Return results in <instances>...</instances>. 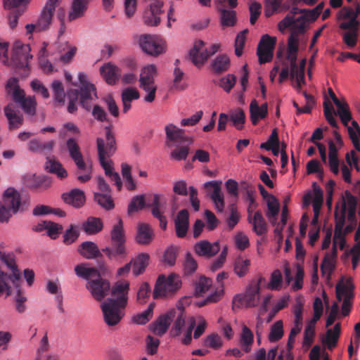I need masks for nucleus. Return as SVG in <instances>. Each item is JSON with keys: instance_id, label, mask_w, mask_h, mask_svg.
Masks as SVG:
<instances>
[{"instance_id": "nucleus-26", "label": "nucleus", "mask_w": 360, "mask_h": 360, "mask_svg": "<svg viewBox=\"0 0 360 360\" xmlns=\"http://www.w3.org/2000/svg\"><path fill=\"white\" fill-rule=\"evenodd\" d=\"M248 222L252 225L253 231L258 236H262L267 232V224L260 210L255 212L254 215H248Z\"/></svg>"}, {"instance_id": "nucleus-25", "label": "nucleus", "mask_w": 360, "mask_h": 360, "mask_svg": "<svg viewBox=\"0 0 360 360\" xmlns=\"http://www.w3.org/2000/svg\"><path fill=\"white\" fill-rule=\"evenodd\" d=\"M176 234L182 238L186 236L189 227V214L187 210H181L174 219Z\"/></svg>"}, {"instance_id": "nucleus-39", "label": "nucleus", "mask_w": 360, "mask_h": 360, "mask_svg": "<svg viewBox=\"0 0 360 360\" xmlns=\"http://www.w3.org/2000/svg\"><path fill=\"white\" fill-rule=\"evenodd\" d=\"M220 13V22L223 27H233L236 23V13L233 10H228L221 6L218 7Z\"/></svg>"}, {"instance_id": "nucleus-42", "label": "nucleus", "mask_w": 360, "mask_h": 360, "mask_svg": "<svg viewBox=\"0 0 360 360\" xmlns=\"http://www.w3.org/2000/svg\"><path fill=\"white\" fill-rule=\"evenodd\" d=\"M212 284V281L210 278L205 276H200L198 278L193 281L195 295L197 297L201 296L210 289Z\"/></svg>"}, {"instance_id": "nucleus-37", "label": "nucleus", "mask_w": 360, "mask_h": 360, "mask_svg": "<svg viewBox=\"0 0 360 360\" xmlns=\"http://www.w3.org/2000/svg\"><path fill=\"white\" fill-rule=\"evenodd\" d=\"M149 259L150 257L148 254L141 253L134 260H131L133 264L132 271L134 276H137L145 271L149 264Z\"/></svg>"}, {"instance_id": "nucleus-61", "label": "nucleus", "mask_w": 360, "mask_h": 360, "mask_svg": "<svg viewBox=\"0 0 360 360\" xmlns=\"http://www.w3.org/2000/svg\"><path fill=\"white\" fill-rule=\"evenodd\" d=\"M46 51V46H44V47H42L41 49L40 52H39L40 56L39 57V63L40 68L44 72H46L47 74H50L53 72V65L51 64V63H50L46 59V58L44 56Z\"/></svg>"}, {"instance_id": "nucleus-33", "label": "nucleus", "mask_w": 360, "mask_h": 360, "mask_svg": "<svg viewBox=\"0 0 360 360\" xmlns=\"http://www.w3.org/2000/svg\"><path fill=\"white\" fill-rule=\"evenodd\" d=\"M89 2V0H73L71 11L68 15L69 20L72 21L82 17L87 10Z\"/></svg>"}, {"instance_id": "nucleus-53", "label": "nucleus", "mask_w": 360, "mask_h": 360, "mask_svg": "<svg viewBox=\"0 0 360 360\" xmlns=\"http://www.w3.org/2000/svg\"><path fill=\"white\" fill-rule=\"evenodd\" d=\"M338 108L337 114L340 117L341 122L345 126H348L349 122L352 120V115L349 108V105L346 102H342Z\"/></svg>"}, {"instance_id": "nucleus-47", "label": "nucleus", "mask_w": 360, "mask_h": 360, "mask_svg": "<svg viewBox=\"0 0 360 360\" xmlns=\"http://www.w3.org/2000/svg\"><path fill=\"white\" fill-rule=\"evenodd\" d=\"M250 266V260L248 259L237 258L233 264L234 273L240 278L245 276Z\"/></svg>"}, {"instance_id": "nucleus-52", "label": "nucleus", "mask_w": 360, "mask_h": 360, "mask_svg": "<svg viewBox=\"0 0 360 360\" xmlns=\"http://www.w3.org/2000/svg\"><path fill=\"white\" fill-rule=\"evenodd\" d=\"M283 336V327L282 321H276L271 328L269 340L271 342L278 341Z\"/></svg>"}, {"instance_id": "nucleus-7", "label": "nucleus", "mask_w": 360, "mask_h": 360, "mask_svg": "<svg viewBox=\"0 0 360 360\" xmlns=\"http://www.w3.org/2000/svg\"><path fill=\"white\" fill-rule=\"evenodd\" d=\"M219 49V46L213 44L208 50L205 47V43L202 40L195 42L193 47L189 52V57L192 63L197 67L202 66L210 56L214 54Z\"/></svg>"}, {"instance_id": "nucleus-35", "label": "nucleus", "mask_w": 360, "mask_h": 360, "mask_svg": "<svg viewBox=\"0 0 360 360\" xmlns=\"http://www.w3.org/2000/svg\"><path fill=\"white\" fill-rule=\"evenodd\" d=\"M103 227L101 218L89 217L82 224L84 231L88 235H94L99 233Z\"/></svg>"}, {"instance_id": "nucleus-50", "label": "nucleus", "mask_w": 360, "mask_h": 360, "mask_svg": "<svg viewBox=\"0 0 360 360\" xmlns=\"http://www.w3.org/2000/svg\"><path fill=\"white\" fill-rule=\"evenodd\" d=\"M335 269V264L334 261L330 258L329 253H326L321 264V271L322 275L324 276L327 274L326 279L329 281Z\"/></svg>"}, {"instance_id": "nucleus-40", "label": "nucleus", "mask_w": 360, "mask_h": 360, "mask_svg": "<svg viewBox=\"0 0 360 360\" xmlns=\"http://www.w3.org/2000/svg\"><path fill=\"white\" fill-rule=\"evenodd\" d=\"M230 59L225 54L219 55L212 64V70L216 74L222 73L229 68Z\"/></svg>"}, {"instance_id": "nucleus-12", "label": "nucleus", "mask_w": 360, "mask_h": 360, "mask_svg": "<svg viewBox=\"0 0 360 360\" xmlns=\"http://www.w3.org/2000/svg\"><path fill=\"white\" fill-rule=\"evenodd\" d=\"M276 43V39L275 37H271L268 34L262 37L257 50L259 64H264L272 60Z\"/></svg>"}, {"instance_id": "nucleus-15", "label": "nucleus", "mask_w": 360, "mask_h": 360, "mask_svg": "<svg viewBox=\"0 0 360 360\" xmlns=\"http://www.w3.org/2000/svg\"><path fill=\"white\" fill-rule=\"evenodd\" d=\"M105 139L97 138L96 140L98 154H100V150H101L103 155H107L108 157H110L117 150L115 135L112 132L110 126L105 127Z\"/></svg>"}, {"instance_id": "nucleus-9", "label": "nucleus", "mask_w": 360, "mask_h": 360, "mask_svg": "<svg viewBox=\"0 0 360 360\" xmlns=\"http://www.w3.org/2000/svg\"><path fill=\"white\" fill-rule=\"evenodd\" d=\"M78 79L81 84L79 90V103L82 108L86 110L91 108V101L94 96L96 98V90L94 84L89 83L86 79V75L84 72L78 74Z\"/></svg>"}, {"instance_id": "nucleus-64", "label": "nucleus", "mask_w": 360, "mask_h": 360, "mask_svg": "<svg viewBox=\"0 0 360 360\" xmlns=\"http://www.w3.org/2000/svg\"><path fill=\"white\" fill-rule=\"evenodd\" d=\"M230 120L232 122L233 125L237 129H242L245 120V115L243 110L238 109L235 113L231 115Z\"/></svg>"}, {"instance_id": "nucleus-46", "label": "nucleus", "mask_w": 360, "mask_h": 360, "mask_svg": "<svg viewBox=\"0 0 360 360\" xmlns=\"http://www.w3.org/2000/svg\"><path fill=\"white\" fill-rule=\"evenodd\" d=\"M157 68L155 65H148L144 67L141 72L140 83H154Z\"/></svg>"}, {"instance_id": "nucleus-54", "label": "nucleus", "mask_w": 360, "mask_h": 360, "mask_svg": "<svg viewBox=\"0 0 360 360\" xmlns=\"http://www.w3.org/2000/svg\"><path fill=\"white\" fill-rule=\"evenodd\" d=\"M222 345V338L217 333H212L204 340V346L215 350L220 349Z\"/></svg>"}, {"instance_id": "nucleus-20", "label": "nucleus", "mask_w": 360, "mask_h": 360, "mask_svg": "<svg viewBox=\"0 0 360 360\" xmlns=\"http://www.w3.org/2000/svg\"><path fill=\"white\" fill-rule=\"evenodd\" d=\"M102 252L105 253L109 259L113 261L121 262L124 259L127 255L125 243H122L111 242V246L102 249Z\"/></svg>"}, {"instance_id": "nucleus-56", "label": "nucleus", "mask_w": 360, "mask_h": 360, "mask_svg": "<svg viewBox=\"0 0 360 360\" xmlns=\"http://www.w3.org/2000/svg\"><path fill=\"white\" fill-rule=\"evenodd\" d=\"M51 346L49 342L47 333L44 334L41 340L39 342V346L36 350L34 360H42L44 356V354L47 352Z\"/></svg>"}, {"instance_id": "nucleus-59", "label": "nucleus", "mask_w": 360, "mask_h": 360, "mask_svg": "<svg viewBox=\"0 0 360 360\" xmlns=\"http://www.w3.org/2000/svg\"><path fill=\"white\" fill-rule=\"evenodd\" d=\"M146 206L145 198L143 195L134 196L128 205V213L137 212Z\"/></svg>"}, {"instance_id": "nucleus-8", "label": "nucleus", "mask_w": 360, "mask_h": 360, "mask_svg": "<svg viewBox=\"0 0 360 360\" xmlns=\"http://www.w3.org/2000/svg\"><path fill=\"white\" fill-rule=\"evenodd\" d=\"M354 285L350 278L347 279L345 283H338L335 287L337 300L340 302L342 296L345 297L342 304V313L344 316L349 315L351 308V300L354 297Z\"/></svg>"}, {"instance_id": "nucleus-63", "label": "nucleus", "mask_w": 360, "mask_h": 360, "mask_svg": "<svg viewBox=\"0 0 360 360\" xmlns=\"http://www.w3.org/2000/svg\"><path fill=\"white\" fill-rule=\"evenodd\" d=\"M283 281L282 274L280 270L276 269L271 274L268 288L272 290H279Z\"/></svg>"}, {"instance_id": "nucleus-29", "label": "nucleus", "mask_w": 360, "mask_h": 360, "mask_svg": "<svg viewBox=\"0 0 360 360\" xmlns=\"http://www.w3.org/2000/svg\"><path fill=\"white\" fill-rule=\"evenodd\" d=\"M174 312H167L165 314L161 315L159 318L150 326V329L154 334L158 336H162L167 330L171 324V316Z\"/></svg>"}, {"instance_id": "nucleus-60", "label": "nucleus", "mask_w": 360, "mask_h": 360, "mask_svg": "<svg viewBox=\"0 0 360 360\" xmlns=\"http://www.w3.org/2000/svg\"><path fill=\"white\" fill-rule=\"evenodd\" d=\"M198 268V264L190 252H187L184 263V271L186 275L193 274Z\"/></svg>"}, {"instance_id": "nucleus-3", "label": "nucleus", "mask_w": 360, "mask_h": 360, "mask_svg": "<svg viewBox=\"0 0 360 360\" xmlns=\"http://www.w3.org/2000/svg\"><path fill=\"white\" fill-rule=\"evenodd\" d=\"M181 286V280L179 275L171 274L167 277L160 275L157 279L154 290V299L174 295Z\"/></svg>"}, {"instance_id": "nucleus-14", "label": "nucleus", "mask_w": 360, "mask_h": 360, "mask_svg": "<svg viewBox=\"0 0 360 360\" xmlns=\"http://www.w3.org/2000/svg\"><path fill=\"white\" fill-rule=\"evenodd\" d=\"M58 1L59 0H47L36 22L37 32H43L49 28Z\"/></svg>"}, {"instance_id": "nucleus-62", "label": "nucleus", "mask_w": 360, "mask_h": 360, "mask_svg": "<svg viewBox=\"0 0 360 360\" xmlns=\"http://www.w3.org/2000/svg\"><path fill=\"white\" fill-rule=\"evenodd\" d=\"M267 207L266 217L268 218L276 217L278 215L280 208L279 202L274 195H271L267 200Z\"/></svg>"}, {"instance_id": "nucleus-24", "label": "nucleus", "mask_w": 360, "mask_h": 360, "mask_svg": "<svg viewBox=\"0 0 360 360\" xmlns=\"http://www.w3.org/2000/svg\"><path fill=\"white\" fill-rule=\"evenodd\" d=\"M165 133L167 142H172L174 143L192 142L188 137L185 136V131L184 129L176 127L173 124H169L165 127Z\"/></svg>"}, {"instance_id": "nucleus-27", "label": "nucleus", "mask_w": 360, "mask_h": 360, "mask_svg": "<svg viewBox=\"0 0 360 360\" xmlns=\"http://www.w3.org/2000/svg\"><path fill=\"white\" fill-rule=\"evenodd\" d=\"M79 253L87 259L102 257V253L98 245L91 241L83 242L78 248Z\"/></svg>"}, {"instance_id": "nucleus-30", "label": "nucleus", "mask_w": 360, "mask_h": 360, "mask_svg": "<svg viewBox=\"0 0 360 360\" xmlns=\"http://www.w3.org/2000/svg\"><path fill=\"white\" fill-rule=\"evenodd\" d=\"M341 333V324L337 323L333 328L328 329L326 335L322 338V344L328 349L332 350L337 345Z\"/></svg>"}, {"instance_id": "nucleus-45", "label": "nucleus", "mask_w": 360, "mask_h": 360, "mask_svg": "<svg viewBox=\"0 0 360 360\" xmlns=\"http://www.w3.org/2000/svg\"><path fill=\"white\" fill-rule=\"evenodd\" d=\"M21 282L22 280L20 278L17 285L12 283L16 290V295L15 297L16 303L15 308L19 313H23L25 311L26 307L25 305V302L27 301V297L25 296L24 292L20 288Z\"/></svg>"}, {"instance_id": "nucleus-38", "label": "nucleus", "mask_w": 360, "mask_h": 360, "mask_svg": "<svg viewBox=\"0 0 360 360\" xmlns=\"http://www.w3.org/2000/svg\"><path fill=\"white\" fill-rule=\"evenodd\" d=\"M75 271L77 276L89 281L93 277H99L101 274L96 268H88L84 264H78L75 267Z\"/></svg>"}, {"instance_id": "nucleus-11", "label": "nucleus", "mask_w": 360, "mask_h": 360, "mask_svg": "<svg viewBox=\"0 0 360 360\" xmlns=\"http://www.w3.org/2000/svg\"><path fill=\"white\" fill-rule=\"evenodd\" d=\"M86 288L90 291L92 297L96 301L100 302L108 295L110 290V284L107 279L101 278L100 274L99 277L88 281L86 284Z\"/></svg>"}, {"instance_id": "nucleus-58", "label": "nucleus", "mask_w": 360, "mask_h": 360, "mask_svg": "<svg viewBox=\"0 0 360 360\" xmlns=\"http://www.w3.org/2000/svg\"><path fill=\"white\" fill-rule=\"evenodd\" d=\"M140 88L147 93L144 101L148 103L153 102L155 98L157 86L154 83H140Z\"/></svg>"}, {"instance_id": "nucleus-4", "label": "nucleus", "mask_w": 360, "mask_h": 360, "mask_svg": "<svg viewBox=\"0 0 360 360\" xmlns=\"http://www.w3.org/2000/svg\"><path fill=\"white\" fill-rule=\"evenodd\" d=\"M264 281V278L260 276L257 281H252L247 287L244 294H238L233 299V307L240 308L256 307L259 301L260 285Z\"/></svg>"}, {"instance_id": "nucleus-49", "label": "nucleus", "mask_w": 360, "mask_h": 360, "mask_svg": "<svg viewBox=\"0 0 360 360\" xmlns=\"http://www.w3.org/2000/svg\"><path fill=\"white\" fill-rule=\"evenodd\" d=\"M155 307L154 303H150L147 309L133 316V321L136 324L144 325L148 323L153 316V311Z\"/></svg>"}, {"instance_id": "nucleus-28", "label": "nucleus", "mask_w": 360, "mask_h": 360, "mask_svg": "<svg viewBox=\"0 0 360 360\" xmlns=\"http://www.w3.org/2000/svg\"><path fill=\"white\" fill-rule=\"evenodd\" d=\"M169 312H174V314L171 316V322L174 319L176 318L174 325L171 330V333L174 336H177L181 333V331L184 326L186 318V312L183 307L173 309L169 311Z\"/></svg>"}, {"instance_id": "nucleus-21", "label": "nucleus", "mask_w": 360, "mask_h": 360, "mask_svg": "<svg viewBox=\"0 0 360 360\" xmlns=\"http://www.w3.org/2000/svg\"><path fill=\"white\" fill-rule=\"evenodd\" d=\"M194 249L198 255L210 258L219 252L220 246L218 242L211 243L207 240H202L195 245Z\"/></svg>"}, {"instance_id": "nucleus-41", "label": "nucleus", "mask_w": 360, "mask_h": 360, "mask_svg": "<svg viewBox=\"0 0 360 360\" xmlns=\"http://www.w3.org/2000/svg\"><path fill=\"white\" fill-rule=\"evenodd\" d=\"M253 341L254 335L252 332L246 326H243L240 338V344L245 352L248 353L251 350Z\"/></svg>"}, {"instance_id": "nucleus-48", "label": "nucleus", "mask_w": 360, "mask_h": 360, "mask_svg": "<svg viewBox=\"0 0 360 360\" xmlns=\"http://www.w3.org/2000/svg\"><path fill=\"white\" fill-rule=\"evenodd\" d=\"M111 242L125 243V236L123 229L122 220L119 218L118 223L115 224L111 231Z\"/></svg>"}, {"instance_id": "nucleus-36", "label": "nucleus", "mask_w": 360, "mask_h": 360, "mask_svg": "<svg viewBox=\"0 0 360 360\" xmlns=\"http://www.w3.org/2000/svg\"><path fill=\"white\" fill-rule=\"evenodd\" d=\"M100 72L105 82L109 84H115L118 79L119 68L110 63L102 66Z\"/></svg>"}, {"instance_id": "nucleus-22", "label": "nucleus", "mask_w": 360, "mask_h": 360, "mask_svg": "<svg viewBox=\"0 0 360 360\" xmlns=\"http://www.w3.org/2000/svg\"><path fill=\"white\" fill-rule=\"evenodd\" d=\"M62 199L75 208L83 207L86 202L84 192L79 188H73L70 192L63 193Z\"/></svg>"}, {"instance_id": "nucleus-51", "label": "nucleus", "mask_w": 360, "mask_h": 360, "mask_svg": "<svg viewBox=\"0 0 360 360\" xmlns=\"http://www.w3.org/2000/svg\"><path fill=\"white\" fill-rule=\"evenodd\" d=\"M323 112L326 119L330 126L334 128H338V124L334 117V114H335L334 108L328 99H326L323 103Z\"/></svg>"}, {"instance_id": "nucleus-55", "label": "nucleus", "mask_w": 360, "mask_h": 360, "mask_svg": "<svg viewBox=\"0 0 360 360\" xmlns=\"http://www.w3.org/2000/svg\"><path fill=\"white\" fill-rule=\"evenodd\" d=\"M51 88L53 92L55 101L63 105L65 103V91L61 82L54 80L52 82Z\"/></svg>"}, {"instance_id": "nucleus-16", "label": "nucleus", "mask_w": 360, "mask_h": 360, "mask_svg": "<svg viewBox=\"0 0 360 360\" xmlns=\"http://www.w3.org/2000/svg\"><path fill=\"white\" fill-rule=\"evenodd\" d=\"M129 290V283L127 281H120L115 283L111 289V300L121 307H127L128 303V294Z\"/></svg>"}, {"instance_id": "nucleus-43", "label": "nucleus", "mask_w": 360, "mask_h": 360, "mask_svg": "<svg viewBox=\"0 0 360 360\" xmlns=\"http://www.w3.org/2000/svg\"><path fill=\"white\" fill-rule=\"evenodd\" d=\"M94 200L106 210H110L115 207L114 201L110 193L96 192L94 194Z\"/></svg>"}, {"instance_id": "nucleus-13", "label": "nucleus", "mask_w": 360, "mask_h": 360, "mask_svg": "<svg viewBox=\"0 0 360 360\" xmlns=\"http://www.w3.org/2000/svg\"><path fill=\"white\" fill-rule=\"evenodd\" d=\"M139 44L143 51L153 56H158L165 51V48L157 37L148 34H141Z\"/></svg>"}, {"instance_id": "nucleus-31", "label": "nucleus", "mask_w": 360, "mask_h": 360, "mask_svg": "<svg viewBox=\"0 0 360 360\" xmlns=\"http://www.w3.org/2000/svg\"><path fill=\"white\" fill-rule=\"evenodd\" d=\"M250 120L252 124L256 125L259 119H264L268 114V104L263 103L259 106L256 100H252L250 105Z\"/></svg>"}, {"instance_id": "nucleus-6", "label": "nucleus", "mask_w": 360, "mask_h": 360, "mask_svg": "<svg viewBox=\"0 0 360 360\" xmlns=\"http://www.w3.org/2000/svg\"><path fill=\"white\" fill-rule=\"evenodd\" d=\"M101 307L104 321L108 326L117 325L124 316L126 307H121L111 300H105Z\"/></svg>"}, {"instance_id": "nucleus-5", "label": "nucleus", "mask_w": 360, "mask_h": 360, "mask_svg": "<svg viewBox=\"0 0 360 360\" xmlns=\"http://www.w3.org/2000/svg\"><path fill=\"white\" fill-rule=\"evenodd\" d=\"M20 194L12 188H8L0 200V222H8L13 214L19 211Z\"/></svg>"}, {"instance_id": "nucleus-17", "label": "nucleus", "mask_w": 360, "mask_h": 360, "mask_svg": "<svg viewBox=\"0 0 360 360\" xmlns=\"http://www.w3.org/2000/svg\"><path fill=\"white\" fill-rule=\"evenodd\" d=\"M163 2L158 1L151 2L143 13V20L147 26H158L160 23V15L164 13L162 10Z\"/></svg>"}, {"instance_id": "nucleus-32", "label": "nucleus", "mask_w": 360, "mask_h": 360, "mask_svg": "<svg viewBox=\"0 0 360 360\" xmlns=\"http://www.w3.org/2000/svg\"><path fill=\"white\" fill-rule=\"evenodd\" d=\"M45 169L49 173L56 174L60 179L68 176L67 170L55 158H47L45 163Z\"/></svg>"}, {"instance_id": "nucleus-34", "label": "nucleus", "mask_w": 360, "mask_h": 360, "mask_svg": "<svg viewBox=\"0 0 360 360\" xmlns=\"http://www.w3.org/2000/svg\"><path fill=\"white\" fill-rule=\"evenodd\" d=\"M153 238V232L151 227L147 224H140L138 226L136 240L138 243L142 245L149 244Z\"/></svg>"}, {"instance_id": "nucleus-2", "label": "nucleus", "mask_w": 360, "mask_h": 360, "mask_svg": "<svg viewBox=\"0 0 360 360\" xmlns=\"http://www.w3.org/2000/svg\"><path fill=\"white\" fill-rule=\"evenodd\" d=\"M0 259L11 271L10 274H7L0 270V296L4 292H6L7 295H10L12 294V290L8 281L17 285L21 278L20 273L15 264V256L13 253L0 251Z\"/></svg>"}, {"instance_id": "nucleus-19", "label": "nucleus", "mask_w": 360, "mask_h": 360, "mask_svg": "<svg viewBox=\"0 0 360 360\" xmlns=\"http://www.w3.org/2000/svg\"><path fill=\"white\" fill-rule=\"evenodd\" d=\"M165 202L160 200V195L158 194L153 195V201L148 207H150L152 214L154 217L157 218L160 221V226L162 230L167 228V221L163 214Z\"/></svg>"}, {"instance_id": "nucleus-44", "label": "nucleus", "mask_w": 360, "mask_h": 360, "mask_svg": "<svg viewBox=\"0 0 360 360\" xmlns=\"http://www.w3.org/2000/svg\"><path fill=\"white\" fill-rule=\"evenodd\" d=\"M26 185L31 188H38L49 186L50 182L45 176L30 175L25 179Z\"/></svg>"}, {"instance_id": "nucleus-10", "label": "nucleus", "mask_w": 360, "mask_h": 360, "mask_svg": "<svg viewBox=\"0 0 360 360\" xmlns=\"http://www.w3.org/2000/svg\"><path fill=\"white\" fill-rule=\"evenodd\" d=\"M30 45L16 42L11 58V64L18 68H28L29 60L32 58L30 54Z\"/></svg>"}, {"instance_id": "nucleus-57", "label": "nucleus", "mask_w": 360, "mask_h": 360, "mask_svg": "<svg viewBox=\"0 0 360 360\" xmlns=\"http://www.w3.org/2000/svg\"><path fill=\"white\" fill-rule=\"evenodd\" d=\"M20 104L26 114L29 115L35 114L37 102L34 96L26 97Z\"/></svg>"}, {"instance_id": "nucleus-18", "label": "nucleus", "mask_w": 360, "mask_h": 360, "mask_svg": "<svg viewBox=\"0 0 360 360\" xmlns=\"http://www.w3.org/2000/svg\"><path fill=\"white\" fill-rule=\"evenodd\" d=\"M221 181H207L204 184V188L207 191H210L211 188L213 189L212 193L210 194V198L219 212L224 210L225 205L224 195L221 192Z\"/></svg>"}, {"instance_id": "nucleus-1", "label": "nucleus", "mask_w": 360, "mask_h": 360, "mask_svg": "<svg viewBox=\"0 0 360 360\" xmlns=\"http://www.w3.org/2000/svg\"><path fill=\"white\" fill-rule=\"evenodd\" d=\"M66 148L70 157L77 166L75 174L77 180L82 183L89 181L92 176V165L84 161L77 140L74 138L68 139L66 141Z\"/></svg>"}, {"instance_id": "nucleus-23", "label": "nucleus", "mask_w": 360, "mask_h": 360, "mask_svg": "<svg viewBox=\"0 0 360 360\" xmlns=\"http://www.w3.org/2000/svg\"><path fill=\"white\" fill-rule=\"evenodd\" d=\"M4 114L8 121L11 130L19 128L23 122L22 115L12 103L4 108Z\"/></svg>"}]
</instances>
